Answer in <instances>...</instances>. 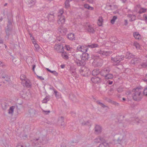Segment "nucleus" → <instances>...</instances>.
<instances>
[{
	"label": "nucleus",
	"mask_w": 147,
	"mask_h": 147,
	"mask_svg": "<svg viewBox=\"0 0 147 147\" xmlns=\"http://www.w3.org/2000/svg\"><path fill=\"white\" fill-rule=\"evenodd\" d=\"M111 70V69L109 67H105L100 71V75L103 76L105 75H107L109 73Z\"/></svg>",
	"instance_id": "7"
},
{
	"label": "nucleus",
	"mask_w": 147,
	"mask_h": 147,
	"mask_svg": "<svg viewBox=\"0 0 147 147\" xmlns=\"http://www.w3.org/2000/svg\"><path fill=\"white\" fill-rule=\"evenodd\" d=\"M65 47L66 48V49L67 51L70 50V49H71V48L69 45H66Z\"/></svg>",
	"instance_id": "51"
},
{
	"label": "nucleus",
	"mask_w": 147,
	"mask_h": 147,
	"mask_svg": "<svg viewBox=\"0 0 147 147\" xmlns=\"http://www.w3.org/2000/svg\"><path fill=\"white\" fill-rule=\"evenodd\" d=\"M144 94L146 96H147V88H146L143 91Z\"/></svg>",
	"instance_id": "49"
},
{
	"label": "nucleus",
	"mask_w": 147,
	"mask_h": 147,
	"mask_svg": "<svg viewBox=\"0 0 147 147\" xmlns=\"http://www.w3.org/2000/svg\"><path fill=\"white\" fill-rule=\"evenodd\" d=\"M70 1L68 0H66L65 2V6L66 8H68L70 6L69 2Z\"/></svg>",
	"instance_id": "42"
},
{
	"label": "nucleus",
	"mask_w": 147,
	"mask_h": 147,
	"mask_svg": "<svg viewBox=\"0 0 147 147\" xmlns=\"http://www.w3.org/2000/svg\"><path fill=\"white\" fill-rule=\"evenodd\" d=\"M58 31L61 34L65 35L67 32L66 28L63 27L62 26H60L59 27Z\"/></svg>",
	"instance_id": "10"
},
{
	"label": "nucleus",
	"mask_w": 147,
	"mask_h": 147,
	"mask_svg": "<svg viewBox=\"0 0 147 147\" xmlns=\"http://www.w3.org/2000/svg\"><path fill=\"white\" fill-rule=\"evenodd\" d=\"M67 37L70 40H75V37L74 34L70 33L67 35Z\"/></svg>",
	"instance_id": "24"
},
{
	"label": "nucleus",
	"mask_w": 147,
	"mask_h": 147,
	"mask_svg": "<svg viewBox=\"0 0 147 147\" xmlns=\"http://www.w3.org/2000/svg\"><path fill=\"white\" fill-rule=\"evenodd\" d=\"M86 29L88 32L92 33H94L95 32L94 29L91 25L88 26L86 28Z\"/></svg>",
	"instance_id": "21"
},
{
	"label": "nucleus",
	"mask_w": 147,
	"mask_h": 147,
	"mask_svg": "<svg viewBox=\"0 0 147 147\" xmlns=\"http://www.w3.org/2000/svg\"><path fill=\"white\" fill-rule=\"evenodd\" d=\"M108 82L109 84L111 85L112 84L113 82L112 81H109Z\"/></svg>",
	"instance_id": "62"
},
{
	"label": "nucleus",
	"mask_w": 147,
	"mask_h": 147,
	"mask_svg": "<svg viewBox=\"0 0 147 147\" xmlns=\"http://www.w3.org/2000/svg\"><path fill=\"white\" fill-rule=\"evenodd\" d=\"M98 45L96 44H92L87 45H79L77 47V49L79 51L85 53L87 51L88 48H93L97 47Z\"/></svg>",
	"instance_id": "2"
},
{
	"label": "nucleus",
	"mask_w": 147,
	"mask_h": 147,
	"mask_svg": "<svg viewBox=\"0 0 147 147\" xmlns=\"http://www.w3.org/2000/svg\"><path fill=\"white\" fill-rule=\"evenodd\" d=\"M50 99V96H47L42 100V103H46Z\"/></svg>",
	"instance_id": "32"
},
{
	"label": "nucleus",
	"mask_w": 147,
	"mask_h": 147,
	"mask_svg": "<svg viewBox=\"0 0 147 147\" xmlns=\"http://www.w3.org/2000/svg\"><path fill=\"white\" fill-rule=\"evenodd\" d=\"M36 66L35 65H32V70L34 73H35L34 69L35 68Z\"/></svg>",
	"instance_id": "58"
},
{
	"label": "nucleus",
	"mask_w": 147,
	"mask_h": 147,
	"mask_svg": "<svg viewBox=\"0 0 147 147\" xmlns=\"http://www.w3.org/2000/svg\"><path fill=\"white\" fill-rule=\"evenodd\" d=\"M141 61V60L139 58H133L131 61V63L134 65H137Z\"/></svg>",
	"instance_id": "13"
},
{
	"label": "nucleus",
	"mask_w": 147,
	"mask_h": 147,
	"mask_svg": "<svg viewBox=\"0 0 147 147\" xmlns=\"http://www.w3.org/2000/svg\"><path fill=\"white\" fill-rule=\"evenodd\" d=\"M141 92L142 89L140 88L137 87L133 89L131 93L133 99L135 101H140L143 96Z\"/></svg>",
	"instance_id": "1"
},
{
	"label": "nucleus",
	"mask_w": 147,
	"mask_h": 147,
	"mask_svg": "<svg viewBox=\"0 0 147 147\" xmlns=\"http://www.w3.org/2000/svg\"><path fill=\"white\" fill-rule=\"evenodd\" d=\"M25 84L28 88H31L32 86V83L30 81L28 80H27L25 81Z\"/></svg>",
	"instance_id": "23"
},
{
	"label": "nucleus",
	"mask_w": 147,
	"mask_h": 147,
	"mask_svg": "<svg viewBox=\"0 0 147 147\" xmlns=\"http://www.w3.org/2000/svg\"><path fill=\"white\" fill-rule=\"evenodd\" d=\"M26 3L28 4L29 7H31L35 5V0H25Z\"/></svg>",
	"instance_id": "19"
},
{
	"label": "nucleus",
	"mask_w": 147,
	"mask_h": 147,
	"mask_svg": "<svg viewBox=\"0 0 147 147\" xmlns=\"http://www.w3.org/2000/svg\"><path fill=\"white\" fill-rule=\"evenodd\" d=\"M117 19V17L116 16H114L112 18V19L111 20V23L112 24H113L115 22V20Z\"/></svg>",
	"instance_id": "37"
},
{
	"label": "nucleus",
	"mask_w": 147,
	"mask_h": 147,
	"mask_svg": "<svg viewBox=\"0 0 147 147\" xmlns=\"http://www.w3.org/2000/svg\"><path fill=\"white\" fill-rule=\"evenodd\" d=\"M87 69L84 67H82L79 69V71L81 75L86 76H88V71L87 70Z\"/></svg>",
	"instance_id": "8"
},
{
	"label": "nucleus",
	"mask_w": 147,
	"mask_h": 147,
	"mask_svg": "<svg viewBox=\"0 0 147 147\" xmlns=\"http://www.w3.org/2000/svg\"><path fill=\"white\" fill-rule=\"evenodd\" d=\"M16 108L17 110L18 109V106H13L11 107L9 110L8 113L9 114H12L13 113V110Z\"/></svg>",
	"instance_id": "22"
},
{
	"label": "nucleus",
	"mask_w": 147,
	"mask_h": 147,
	"mask_svg": "<svg viewBox=\"0 0 147 147\" xmlns=\"http://www.w3.org/2000/svg\"><path fill=\"white\" fill-rule=\"evenodd\" d=\"M99 139L100 141H101L102 142V143H103L104 144L106 145V146L108 144L106 143V141L104 138H102L99 137Z\"/></svg>",
	"instance_id": "36"
},
{
	"label": "nucleus",
	"mask_w": 147,
	"mask_h": 147,
	"mask_svg": "<svg viewBox=\"0 0 147 147\" xmlns=\"http://www.w3.org/2000/svg\"><path fill=\"white\" fill-rule=\"evenodd\" d=\"M130 121H131L132 122L137 125L139 123H141L143 122L142 121L140 120L137 117L131 118L130 119Z\"/></svg>",
	"instance_id": "15"
},
{
	"label": "nucleus",
	"mask_w": 147,
	"mask_h": 147,
	"mask_svg": "<svg viewBox=\"0 0 147 147\" xmlns=\"http://www.w3.org/2000/svg\"><path fill=\"white\" fill-rule=\"evenodd\" d=\"M64 117H61L60 118V121H61V126H64L65 125V124L64 123Z\"/></svg>",
	"instance_id": "41"
},
{
	"label": "nucleus",
	"mask_w": 147,
	"mask_h": 147,
	"mask_svg": "<svg viewBox=\"0 0 147 147\" xmlns=\"http://www.w3.org/2000/svg\"><path fill=\"white\" fill-rule=\"evenodd\" d=\"M63 13V9H61L59 10V12L58 13V16H61L60 18H59V20L58 21V23L59 24H61L63 25L65 22V19L63 16H62V14Z\"/></svg>",
	"instance_id": "6"
},
{
	"label": "nucleus",
	"mask_w": 147,
	"mask_h": 147,
	"mask_svg": "<svg viewBox=\"0 0 147 147\" xmlns=\"http://www.w3.org/2000/svg\"><path fill=\"white\" fill-rule=\"evenodd\" d=\"M100 73V71L97 69H94L92 72V74L93 76H99Z\"/></svg>",
	"instance_id": "18"
},
{
	"label": "nucleus",
	"mask_w": 147,
	"mask_h": 147,
	"mask_svg": "<svg viewBox=\"0 0 147 147\" xmlns=\"http://www.w3.org/2000/svg\"><path fill=\"white\" fill-rule=\"evenodd\" d=\"M76 142H72L69 143V145L70 146H75L76 145Z\"/></svg>",
	"instance_id": "52"
},
{
	"label": "nucleus",
	"mask_w": 147,
	"mask_h": 147,
	"mask_svg": "<svg viewBox=\"0 0 147 147\" xmlns=\"http://www.w3.org/2000/svg\"><path fill=\"white\" fill-rule=\"evenodd\" d=\"M41 142L39 139H34L32 142V145L35 147H41Z\"/></svg>",
	"instance_id": "11"
},
{
	"label": "nucleus",
	"mask_w": 147,
	"mask_h": 147,
	"mask_svg": "<svg viewBox=\"0 0 147 147\" xmlns=\"http://www.w3.org/2000/svg\"><path fill=\"white\" fill-rule=\"evenodd\" d=\"M12 24L11 20H9L8 24L6 28L5 29V31L6 35L5 36V39L6 40H8L9 36L11 35L12 36Z\"/></svg>",
	"instance_id": "3"
},
{
	"label": "nucleus",
	"mask_w": 147,
	"mask_h": 147,
	"mask_svg": "<svg viewBox=\"0 0 147 147\" xmlns=\"http://www.w3.org/2000/svg\"><path fill=\"white\" fill-rule=\"evenodd\" d=\"M36 66L35 65H32V70L34 73H35L34 69L35 68Z\"/></svg>",
	"instance_id": "59"
},
{
	"label": "nucleus",
	"mask_w": 147,
	"mask_h": 147,
	"mask_svg": "<svg viewBox=\"0 0 147 147\" xmlns=\"http://www.w3.org/2000/svg\"><path fill=\"white\" fill-rule=\"evenodd\" d=\"M10 80V78L6 76H3L0 78V82H3V83H6V82H9Z\"/></svg>",
	"instance_id": "17"
},
{
	"label": "nucleus",
	"mask_w": 147,
	"mask_h": 147,
	"mask_svg": "<svg viewBox=\"0 0 147 147\" xmlns=\"http://www.w3.org/2000/svg\"><path fill=\"white\" fill-rule=\"evenodd\" d=\"M103 77H105L106 80L111 79L113 78V75L112 74L109 73L104 76Z\"/></svg>",
	"instance_id": "25"
},
{
	"label": "nucleus",
	"mask_w": 147,
	"mask_h": 147,
	"mask_svg": "<svg viewBox=\"0 0 147 147\" xmlns=\"http://www.w3.org/2000/svg\"><path fill=\"white\" fill-rule=\"evenodd\" d=\"M134 37L136 39H139L141 38L140 35L137 32H135L134 34Z\"/></svg>",
	"instance_id": "31"
},
{
	"label": "nucleus",
	"mask_w": 147,
	"mask_h": 147,
	"mask_svg": "<svg viewBox=\"0 0 147 147\" xmlns=\"http://www.w3.org/2000/svg\"><path fill=\"white\" fill-rule=\"evenodd\" d=\"M95 131L97 134H99L102 131L101 127L99 125H96L95 127Z\"/></svg>",
	"instance_id": "20"
},
{
	"label": "nucleus",
	"mask_w": 147,
	"mask_h": 147,
	"mask_svg": "<svg viewBox=\"0 0 147 147\" xmlns=\"http://www.w3.org/2000/svg\"><path fill=\"white\" fill-rule=\"evenodd\" d=\"M37 76L38 78L40 79L41 80H44V78H42V76H39L38 75H37Z\"/></svg>",
	"instance_id": "57"
},
{
	"label": "nucleus",
	"mask_w": 147,
	"mask_h": 147,
	"mask_svg": "<svg viewBox=\"0 0 147 147\" xmlns=\"http://www.w3.org/2000/svg\"><path fill=\"white\" fill-rule=\"evenodd\" d=\"M112 104L116 106L119 107L120 106L119 103L115 101L112 102Z\"/></svg>",
	"instance_id": "45"
},
{
	"label": "nucleus",
	"mask_w": 147,
	"mask_h": 147,
	"mask_svg": "<svg viewBox=\"0 0 147 147\" xmlns=\"http://www.w3.org/2000/svg\"><path fill=\"white\" fill-rule=\"evenodd\" d=\"M70 72L71 74L72 75L73 77H77V75L76 72V71L75 69L71 68L70 69Z\"/></svg>",
	"instance_id": "26"
},
{
	"label": "nucleus",
	"mask_w": 147,
	"mask_h": 147,
	"mask_svg": "<svg viewBox=\"0 0 147 147\" xmlns=\"http://www.w3.org/2000/svg\"><path fill=\"white\" fill-rule=\"evenodd\" d=\"M105 100H107L108 102H111V103H112V102L113 101H112L111 99L107 98H106L105 99Z\"/></svg>",
	"instance_id": "54"
},
{
	"label": "nucleus",
	"mask_w": 147,
	"mask_h": 147,
	"mask_svg": "<svg viewBox=\"0 0 147 147\" xmlns=\"http://www.w3.org/2000/svg\"><path fill=\"white\" fill-rule=\"evenodd\" d=\"M54 48L58 52H63V47L61 45H56L54 47Z\"/></svg>",
	"instance_id": "14"
},
{
	"label": "nucleus",
	"mask_w": 147,
	"mask_h": 147,
	"mask_svg": "<svg viewBox=\"0 0 147 147\" xmlns=\"http://www.w3.org/2000/svg\"><path fill=\"white\" fill-rule=\"evenodd\" d=\"M61 53H62V57L63 59H68L69 58V57L67 55L66 52L64 51V50H63V52Z\"/></svg>",
	"instance_id": "28"
},
{
	"label": "nucleus",
	"mask_w": 147,
	"mask_h": 147,
	"mask_svg": "<svg viewBox=\"0 0 147 147\" xmlns=\"http://www.w3.org/2000/svg\"><path fill=\"white\" fill-rule=\"evenodd\" d=\"M123 88L122 87H120L117 89V91L118 92L120 93L122 92L123 90Z\"/></svg>",
	"instance_id": "44"
},
{
	"label": "nucleus",
	"mask_w": 147,
	"mask_h": 147,
	"mask_svg": "<svg viewBox=\"0 0 147 147\" xmlns=\"http://www.w3.org/2000/svg\"><path fill=\"white\" fill-rule=\"evenodd\" d=\"M134 57V56L131 53H129L128 54H127L126 56V58L128 59H130L131 58H133Z\"/></svg>",
	"instance_id": "38"
},
{
	"label": "nucleus",
	"mask_w": 147,
	"mask_h": 147,
	"mask_svg": "<svg viewBox=\"0 0 147 147\" xmlns=\"http://www.w3.org/2000/svg\"><path fill=\"white\" fill-rule=\"evenodd\" d=\"M102 19L101 17H100L98 20V24L99 26H102Z\"/></svg>",
	"instance_id": "34"
},
{
	"label": "nucleus",
	"mask_w": 147,
	"mask_h": 147,
	"mask_svg": "<svg viewBox=\"0 0 147 147\" xmlns=\"http://www.w3.org/2000/svg\"><path fill=\"white\" fill-rule=\"evenodd\" d=\"M34 46L35 48V50L36 51H38L39 49V47L38 45L37 44L35 45Z\"/></svg>",
	"instance_id": "47"
},
{
	"label": "nucleus",
	"mask_w": 147,
	"mask_h": 147,
	"mask_svg": "<svg viewBox=\"0 0 147 147\" xmlns=\"http://www.w3.org/2000/svg\"><path fill=\"white\" fill-rule=\"evenodd\" d=\"M106 145L104 144V143H102L100 144L97 147H106Z\"/></svg>",
	"instance_id": "50"
},
{
	"label": "nucleus",
	"mask_w": 147,
	"mask_h": 147,
	"mask_svg": "<svg viewBox=\"0 0 147 147\" xmlns=\"http://www.w3.org/2000/svg\"><path fill=\"white\" fill-rule=\"evenodd\" d=\"M142 9H143L142 11H141L140 10L139 11V13H144L146 11V9H144L143 8H142Z\"/></svg>",
	"instance_id": "55"
},
{
	"label": "nucleus",
	"mask_w": 147,
	"mask_h": 147,
	"mask_svg": "<svg viewBox=\"0 0 147 147\" xmlns=\"http://www.w3.org/2000/svg\"><path fill=\"white\" fill-rule=\"evenodd\" d=\"M127 16L131 18L130 21H133L136 20V17L135 15L132 14H129Z\"/></svg>",
	"instance_id": "27"
},
{
	"label": "nucleus",
	"mask_w": 147,
	"mask_h": 147,
	"mask_svg": "<svg viewBox=\"0 0 147 147\" xmlns=\"http://www.w3.org/2000/svg\"><path fill=\"white\" fill-rule=\"evenodd\" d=\"M42 112H43L45 113V114H48L50 112V111H45V110H43Z\"/></svg>",
	"instance_id": "56"
},
{
	"label": "nucleus",
	"mask_w": 147,
	"mask_h": 147,
	"mask_svg": "<svg viewBox=\"0 0 147 147\" xmlns=\"http://www.w3.org/2000/svg\"><path fill=\"white\" fill-rule=\"evenodd\" d=\"M46 69L48 71L53 74L55 76H57L58 75V73L55 71H51L48 68H47Z\"/></svg>",
	"instance_id": "30"
},
{
	"label": "nucleus",
	"mask_w": 147,
	"mask_h": 147,
	"mask_svg": "<svg viewBox=\"0 0 147 147\" xmlns=\"http://www.w3.org/2000/svg\"><path fill=\"white\" fill-rule=\"evenodd\" d=\"M122 141V139H120L119 138H118L117 140V141L119 143H121Z\"/></svg>",
	"instance_id": "61"
},
{
	"label": "nucleus",
	"mask_w": 147,
	"mask_h": 147,
	"mask_svg": "<svg viewBox=\"0 0 147 147\" xmlns=\"http://www.w3.org/2000/svg\"><path fill=\"white\" fill-rule=\"evenodd\" d=\"M74 61L76 64L79 66L84 65L86 64L85 61L81 60V55L76 54L74 56Z\"/></svg>",
	"instance_id": "4"
},
{
	"label": "nucleus",
	"mask_w": 147,
	"mask_h": 147,
	"mask_svg": "<svg viewBox=\"0 0 147 147\" xmlns=\"http://www.w3.org/2000/svg\"><path fill=\"white\" fill-rule=\"evenodd\" d=\"M53 91L56 97L57 98H59L61 96L60 94L55 89H54Z\"/></svg>",
	"instance_id": "33"
},
{
	"label": "nucleus",
	"mask_w": 147,
	"mask_h": 147,
	"mask_svg": "<svg viewBox=\"0 0 147 147\" xmlns=\"http://www.w3.org/2000/svg\"><path fill=\"white\" fill-rule=\"evenodd\" d=\"M20 79L21 80H24L25 81L27 79L26 76L24 74L20 76Z\"/></svg>",
	"instance_id": "35"
},
{
	"label": "nucleus",
	"mask_w": 147,
	"mask_h": 147,
	"mask_svg": "<svg viewBox=\"0 0 147 147\" xmlns=\"http://www.w3.org/2000/svg\"><path fill=\"white\" fill-rule=\"evenodd\" d=\"M112 52L111 51H106L100 50L99 51V53L100 54L105 56L110 55L112 53Z\"/></svg>",
	"instance_id": "16"
},
{
	"label": "nucleus",
	"mask_w": 147,
	"mask_h": 147,
	"mask_svg": "<svg viewBox=\"0 0 147 147\" xmlns=\"http://www.w3.org/2000/svg\"><path fill=\"white\" fill-rule=\"evenodd\" d=\"M91 56L90 54H88L86 52L83 53L81 55V60H83V61L88 60Z\"/></svg>",
	"instance_id": "12"
},
{
	"label": "nucleus",
	"mask_w": 147,
	"mask_h": 147,
	"mask_svg": "<svg viewBox=\"0 0 147 147\" xmlns=\"http://www.w3.org/2000/svg\"><path fill=\"white\" fill-rule=\"evenodd\" d=\"M47 17L49 20L51 21L54 20V16H53L52 15L51 16L48 15Z\"/></svg>",
	"instance_id": "40"
},
{
	"label": "nucleus",
	"mask_w": 147,
	"mask_h": 147,
	"mask_svg": "<svg viewBox=\"0 0 147 147\" xmlns=\"http://www.w3.org/2000/svg\"><path fill=\"white\" fill-rule=\"evenodd\" d=\"M141 65L143 67H147V63H143Z\"/></svg>",
	"instance_id": "48"
},
{
	"label": "nucleus",
	"mask_w": 147,
	"mask_h": 147,
	"mask_svg": "<svg viewBox=\"0 0 147 147\" xmlns=\"http://www.w3.org/2000/svg\"><path fill=\"white\" fill-rule=\"evenodd\" d=\"M99 137L96 138L94 140V142L96 143H98L100 142Z\"/></svg>",
	"instance_id": "46"
},
{
	"label": "nucleus",
	"mask_w": 147,
	"mask_h": 147,
	"mask_svg": "<svg viewBox=\"0 0 147 147\" xmlns=\"http://www.w3.org/2000/svg\"><path fill=\"white\" fill-rule=\"evenodd\" d=\"M96 102L98 104L100 105L102 107H103V108H105V107H107V106L103 104L100 102L98 100Z\"/></svg>",
	"instance_id": "39"
},
{
	"label": "nucleus",
	"mask_w": 147,
	"mask_h": 147,
	"mask_svg": "<svg viewBox=\"0 0 147 147\" xmlns=\"http://www.w3.org/2000/svg\"><path fill=\"white\" fill-rule=\"evenodd\" d=\"M89 123L88 121L87 122H83L82 123V124L83 125H87V123Z\"/></svg>",
	"instance_id": "60"
},
{
	"label": "nucleus",
	"mask_w": 147,
	"mask_h": 147,
	"mask_svg": "<svg viewBox=\"0 0 147 147\" xmlns=\"http://www.w3.org/2000/svg\"><path fill=\"white\" fill-rule=\"evenodd\" d=\"M115 55L114 54L112 55L111 60L114 63H116L115 64L117 65L121 61L123 60L124 59V57L122 55H118L115 57Z\"/></svg>",
	"instance_id": "5"
},
{
	"label": "nucleus",
	"mask_w": 147,
	"mask_h": 147,
	"mask_svg": "<svg viewBox=\"0 0 147 147\" xmlns=\"http://www.w3.org/2000/svg\"><path fill=\"white\" fill-rule=\"evenodd\" d=\"M91 80L93 83L95 84L99 83L101 81V78L99 76H93L91 78Z\"/></svg>",
	"instance_id": "9"
},
{
	"label": "nucleus",
	"mask_w": 147,
	"mask_h": 147,
	"mask_svg": "<svg viewBox=\"0 0 147 147\" xmlns=\"http://www.w3.org/2000/svg\"><path fill=\"white\" fill-rule=\"evenodd\" d=\"M84 7L86 9H88L90 10H93L94 9V8L90 6L89 5L87 4H85L84 5Z\"/></svg>",
	"instance_id": "29"
},
{
	"label": "nucleus",
	"mask_w": 147,
	"mask_h": 147,
	"mask_svg": "<svg viewBox=\"0 0 147 147\" xmlns=\"http://www.w3.org/2000/svg\"><path fill=\"white\" fill-rule=\"evenodd\" d=\"M52 15L53 16H54V13L53 12H51L50 13H49L48 14V15H50L51 16V15Z\"/></svg>",
	"instance_id": "63"
},
{
	"label": "nucleus",
	"mask_w": 147,
	"mask_h": 147,
	"mask_svg": "<svg viewBox=\"0 0 147 147\" xmlns=\"http://www.w3.org/2000/svg\"><path fill=\"white\" fill-rule=\"evenodd\" d=\"M134 45L137 49H139L140 48L139 43L137 42H134Z\"/></svg>",
	"instance_id": "43"
},
{
	"label": "nucleus",
	"mask_w": 147,
	"mask_h": 147,
	"mask_svg": "<svg viewBox=\"0 0 147 147\" xmlns=\"http://www.w3.org/2000/svg\"><path fill=\"white\" fill-rule=\"evenodd\" d=\"M128 24V22H127V20H125V24H124L125 25H127Z\"/></svg>",
	"instance_id": "64"
},
{
	"label": "nucleus",
	"mask_w": 147,
	"mask_h": 147,
	"mask_svg": "<svg viewBox=\"0 0 147 147\" xmlns=\"http://www.w3.org/2000/svg\"><path fill=\"white\" fill-rule=\"evenodd\" d=\"M143 17L145 21L147 22V16L146 14H144L143 16Z\"/></svg>",
	"instance_id": "53"
}]
</instances>
